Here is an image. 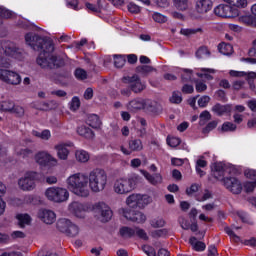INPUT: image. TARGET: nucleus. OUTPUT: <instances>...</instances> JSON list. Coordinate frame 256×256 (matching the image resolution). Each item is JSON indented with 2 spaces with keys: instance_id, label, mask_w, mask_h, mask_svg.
<instances>
[{
  "instance_id": "a19ab883",
  "label": "nucleus",
  "mask_w": 256,
  "mask_h": 256,
  "mask_svg": "<svg viewBox=\"0 0 256 256\" xmlns=\"http://www.w3.org/2000/svg\"><path fill=\"white\" fill-rule=\"evenodd\" d=\"M86 9H88L91 13H101V0L97 1V4H91L87 2L85 4Z\"/></svg>"
},
{
  "instance_id": "7ed1b4c3",
  "label": "nucleus",
  "mask_w": 256,
  "mask_h": 256,
  "mask_svg": "<svg viewBox=\"0 0 256 256\" xmlns=\"http://www.w3.org/2000/svg\"><path fill=\"white\" fill-rule=\"evenodd\" d=\"M68 189L78 197H89V177L87 174L76 173L67 179Z\"/></svg>"
},
{
  "instance_id": "680f3d73",
  "label": "nucleus",
  "mask_w": 256,
  "mask_h": 256,
  "mask_svg": "<svg viewBox=\"0 0 256 256\" xmlns=\"http://www.w3.org/2000/svg\"><path fill=\"white\" fill-rule=\"evenodd\" d=\"M179 221V224H180V227H182L185 231L189 230V227H190V222L189 220L185 219L184 217H180L178 219Z\"/></svg>"
},
{
  "instance_id": "6ab92c4d",
  "label": "nucleus",
  "mask_w": 256,
  "mask_h": 256,
  "mask_svg": "<svg viewBox=\"0 0 256 256\" xmlns=\"http://www.w3.org/2000/svg\"><path fill=\"white\" fill-rule=\"evenodd\" d=\"M38 215L46 225H53L55 223L56 215L51 210H40Z\"/></svg>"
},
{
  "instance_id": "8fccbe9b",
  "label": "nucleus",
  "mask_w": 256,
  "mask_h": 256,
  "mask_svg": "<svg viewBox=\"0 0 256 256\" xmlns=\"http://www.w3.org/2000/svg\"><path fill=\"white\" fill-rule=\"evenodd\" d=\"M74 75L76 79H79L80 81H85V79H87V71H85L83 68H77Z\"/></svg>"
},
{
  "instance_id": "1a4fd4ad",
  "label": "nucleus",
  "mask_w": 256,
  "mask_h": 256,
  "mask_svg": "<svg viewBox=\"0 0 256 256\" xmlns=\"http://www.w3.org/2000/svg\"><path fill=\"white\" fill-rule=\"evenodd\" d=\"M126 205H128V207H131L132 209H135V207L143 209L147 207V205H149V196L141 194H131L126 199Z\"/></svg>"
},
{
  "instance_id": "dca6fc26",
  "label": "nucleus",
  "mask_w": 256,
  "mask_h": 256,
  "mask_svg": "<svg viewBox=\"0 0 256 256\" xmlns=\"http://www.w3.org/2000/svg\"><path fill=\"white\" fill-rule=\"evenodd\" d=\"M69 211L78 219H84L85 213H87V206L80 202H72L69 205Z\"/></svg>"
},
{
  "instance_id": "0eeeda50",
  "label": "nucleus",
  "mask_w": 256,
  "mask_h": 256,
  "mask_svg": "<svg viewBox=\"0 0 256 256\" xmlns=\"http://www.w3.org/2000/svg\"><path fill=\"white\" fill-rule=\"evenodd\" d=\"M39 178V173L37 172H26L24 176H22L18 180V187L21 191H33L37 184H35V180Z\"/></svg>"
},
{
  "instance_id": "13d9d810",
  "label": "nucleus",
  "mask_w": 256,
  "mask_h": 256,
  "mask_svg": "<svg viewBox=\"0 0 256 256\" xmlns=\"http://www.w3.org/2000/svg\"><path fill=\"white\" fill-rule=\"evenodd\" d=\"M255 187H256V181L246 182L244 184V189H245L246 193H253V191H255Z\"/></svg>"
},
{
  "instance_id": "aec40b11",
  "label": "nucleus",
  "mask_w": 256,
  "mask_h": 256,
  "mask_svg": "<svg viewBox=\"0 0 256 256\" xmlns=\"http://www.w3.org/2000/svg\"><path fill=\"white\" fill-rule=\"evenodd\" d=\"M144 108L145 100H143L142 98H135L127 104L128 111H132L133 113H135V111H141V109Z\"/></svg>"
},
{
  "instance_id": "052dcab7",
  "label": "nucleus",
  "mask_w": 256,
  "mask_h": 256,
  "mask_svg": "<svg viewBox=\"0 0 256 256\" xmlns=\"http://www.w3.org/2000/svg\"><path fill=\"white\" fill-rule=\"evenodd\" d=\"M193 72L191 70H185L182 74V81L183 83H189L192 79Z\"/></svg>"
},
{
  "instance_id": "9d476101",
  "label": "nucleus",
  "mask_w": 256,
  "mask_h": 256,
  "mask_svg": "<svg viewBox=\"0 0 256 256\" xmlns=\"http://www.w3.org/2000/svg\"><path fill=\"white\" fill-rule=\"evenodd\" d=\"M214 13L217 17H223L225 19H231L233 17H239V9L227 4H220L214 8Z\"/></svg>"
},
{
  "instance_id": "b1692460",
  "label": "nucleus",
  "mask_w": 256,
  "mask_h": 256,
  "mask_svg": "<svg viewBox=\"0 0 256 256\" xmlns=\"http://www.w3.org/2000/svg\"><path fill=\"white\" fill-rule=\"evenodd\" d=\"M77 133L80 137H84L85 139H93L95 137L93 130L87 126H79L77 128Z\"/></svg>"
},
{
  "instance_id": "864d4df0",
  "label": "nucleus",
  "mask_w": 256,
  "mask_h": 256,
  "mask_svg": "<svg viewBox=\"0 0 256 256\" xmlns=\"http://www.w3.org/2000/svg\"><path fill=\"white\" fill-rule=\"evenodd\" d=\"M225 233H227V235H229L230 239H233V241L235 243H239V241H241V238L239 236H237V234H235V232L233 230H231V228L226 227Z\"/></svg>"
},
{
  "instance_id": "4468645a",
  "label": "nucleus",
  "mask_w": 256,
  "mask_h": 256,
  "mask_svg": "<svg viewBox=\"0 0 256 256\" xmlns=\"http://www.w3.org/2000/svg\"><path fill=\"white\" fill-rule=\"evenodd\" d=\"M95 213H98L102 217V221L107 223L113 217V211L111 208L104 202H98L94 205Z\"/></svg>"
},
{
  "instance_id": "f03ea898",
  "label": "nucleus",
  "mask_w": 256,
  "mask_h": 256,
  "mask_svg": "<svg viewBox=\"0 0 256 256\" xmlns=\"http://www.w3.org/2000/svg\"><path fill=\"white\" fill-rule=\"evenodd\" d=\"M5 56L21 61L23 59V50L11 41L2 40L0 41V67L9 69L11 62Z\"/></svg>"
},
{
  "instance_id": "5fc2aeb1",
  "label": "nucleus",
  "mask_w": 256,
  "mask_h": 256,
  "mask_svg": "<svg viewBox=\"0 0 256 256\" xmlns=\"http://www.w3.org/2000/svg\"><path fill=\"white\" fill-rule=\"evenodd\" d=\"M152 19H154V21L156 23H166L167 21V17H165L164 15H162L161 13H157L155 12L153 15H152Z\"/></svg>"
},
{
  "instance_id": "338daca9",
  "label": "nucleus",
  "mask_w": 256,
  "mask_h": 256,
  "mask_svg": "<svg viewBox=\"0 0 256 256\" xmlns=\"http://www.w3.org/2000/svg\"><path fill=\"white\" fill-rule=\"evenodd\" d=\"M195 88L197 93H203L204 91H207V84L203 82H196Z\"/></svg>"
},
{
  "instance_id": "6e6d98bb",
  "label": "nucleus",
  "mask_w": 256,
  "mask_h": 256,
  "mask_svg": "<svg viewBox=\"0 0 256 256\" xmlns=\"http://www.w3.org/2000/svg\"><path fill=\"white\" fill-rule=\"evenodd\" d=\"M134 231L135 235H137V237H139L140 239H143L144 241H147V239H149V236H147V232H145V230L141 228H136L134 229Z\"/></svg>"
},
{
  "instance_id": "4d7b16f0",
  "label": "nucleus",
  "mask_w": 256,
  "mask_h": 256,
  "mask_svg": "<svg viewBox=\"0 0 256 256\" xmlns=\"http://www.w3.org/2000/svg\"><path fill=\"white\" fill-rule=\"evenodd\" d=\"M128 11L130 13H134V14L141 13V7H139L137 4L131 2L128 4Z\"/></svg>"
},
{
  "instance_id": "bb28decb",
  "label": "nucleus",
  "mask_w": 256,
  "mask_h": 256,
  "mask_svg": "<svg viewBox=\"0 0 256 256\" xmlns=\"http://www.w3.org/2000/svg\"><path fill=\"white\" fill-rule=\"evenodd\" d=\"M144 177L151 183V185H159V183H162L163 177H161V174H154L151 175L149 172H144Z\"/></svg>"
},
{
  "instance_id": "6e6552de",
  "label": "nucleus",
  "mask_w": 256,
  "mask_h": 256,
  "mask_svg": "<svg viewBox=\"0 0 256 256\" xmlns=\"http://www.w3.org/2000/svg\"><path fill=\"white\" fill-rule=\"evenodd\" d=\"M122 81L126 83V85H129L133 93H143V91L147 89V86L141 81V77H139L137 74H133L132 76H124Z\"/></svg>"
},
{
  "instance_id": "393cba45",
  "label": "nucleus",
  "mask_w": 256,
  "mask_h": 256,
  "mask_svg": "<svg viewBox=\"0 0 256 256\" xmlns=\"http://www.w3.org/2000/svg\"><path fill=\"white\" fill-rule=\"evenodd\" d=\"M87 125L93 129H99L101 127V119L97 114H90L86 120Z\"/></svg>"
},
{
  "instance_id": "37998d69",
  "label": "nucleus",
  "mask_w": 256,
  "mask_h": 256,
  "mask_svg": "<svg viewBox=\"0 0 256 256\" xmlns=\"http://www.w3.org/2000/svg\"><path fill=\"white\" fill-rule=\"evenodd\" d=\"M175 7L179 9V11H187L189 7V0H172Z\"/></svg>"
},
{
  "instance_id": "c85d7f7f",
  "label": "nucleus",
  "mask_w": 256,
  "mask_h": 256,
  "mask_svg": "<svg viewBox=\"0 0 256 256\" xmlns=\"http://www.w3.org/2000/svg\"><path fill=\"white\" fill-rule=\"evenodd\" d=\"M212 111L221 117V115L229 113V111H231V107L227 105L216 104L212 107Z\"/></svg>"
},
{
  "instance_id": "4be33fe9",
  "label": "nucleus",
  "mask_w": 256,
  "mask_h": 256,
  "mask_svg": "<svg viewBox=\"0 0 256 256\" xmlns=\"http://www.w3.org/2000/svg\"><path fill=\"white\" fill-rule=\"evenodd\" d=\"M236 77H246V80L248 82V85L251 89V91H255V82L253 79H256V73L255 72H234Z\"/></svg>"
},
{
  "instance_id": "a18cd8bd",
  "label": "nucleus",
  "mask_w": 256,
  "mask_h": 256,
  "mask_svg": "<svg viewBox=\"0 0 256 256\" xmlns=\"http://www.w3.org/2000/svg\"><path fill=\"white\" fill-rule=\"evenodd\" d=\"M225 3H229L232 7H241L242 9L247 7V0H223Z\"/></svg>"
},
{
  "instance_id": "5701e85b",
  "label": "nucleus",
  "mask_w": 256,
  "mask_h": 256,
  "mask_svg": "<svg viewBox=\"0 0 256 256\" xmlns=\"http://www.w3.org/2000/svg\"><path fill=\"white\" fill-rule=\"evenodd\" d=\"M135 71L137 75H140V77L145 78V77H149V75H151L153 71H157V69L149 65H140L136 67Z\"/></svg>"
},
{
  "instance_id": "603ef678",
  "label": "nucleus",
  "mask_w": 256,
  "mask_h": 256,
  "mask_svg": "<svg viewBox=\"0 0 256 256\" xmlns=\"http://www.w3.org/2000/svg\"><path fill=\"white\" fill-rule=\"evenodd\" d=\"M81 107V101L79 100L78 97H73L71 102H70V110L71 111H77Z\"/></svg>"
},
{
  "instance_id": "bf43d9fd",
  "label": "nucleus",
  "mask_w": 256,
  "mask_h": 256,
  "mask_svg": "<svg viewBox=\"0 0 256 256\" xmlns=\"http://www.w3.org/2000/svg\"><path fill=\"white\" fill-rule=\"evenodd\" d=\"M199 191V184H192L189 188L186 189V195L191 197L194 193H197Z\"/></svg>"
},
{
  "instance_id": "58836bf2",
  "label": "nucleus",
  "mask_w": 256,
  "mask_h": 256,
  "mask_svg": "<svg viewBox=\"0 0 256 256\" xmlns=\"http://www.w3.org/2000/svg\"><path fill=\"white\" fill-rule=\"evenodd\" d=\"M75 155L79 163H87L89 161V153L85 150H77Z\"/></svg>"
},
{
  "instance_id": "e433bc0d",
  "label": "nucleus",
  "mask_w": 256,
  "mask_h": 256,
  "mask_svg": "<svg viewBox=\"0 0 256 256\" xmlns=\"http://www.w3.org/2000/svg\"><path fill=\"white\" fill-rule=\"evenodd\" d=\"M13 109H15V102L11 100L2 101L0 103V110L5 112L12 113Z\"/></svg>"
},
{
  "instance_id": "f3484780",
  "label": "nucleus",
  "mask_w": 256,
  "mask_h": 256,
  "mask_svg": "<svg viewBox=\"0 0 256 256\" xmlns=\"http://www.w3.org/2000/svg\"><path fill=\"white\" fill-rule=\"evenodd\" d=\"M35 161L36 163H38L39 165H42L43 167L57 163V160H55V158H53L47 152H39L38 154H36Z\"/></svg>"
},
{
  "instance_id": "2eb2a0df",
  "label": "nucleus",
  "mask_w": 256,
  "mask_h": 256,
  "mask_svg": "<svg viewBox=\"0 0 256 256\" xmlns=\"http://www.w3.org/2000/svg\"><path fill=\"white\" fill-rule=\"evenodd\" d=\"M128 147L129 149L121 146V151L124 155H131L133 152L143 151V141L137 138L131 139L128 141Z\"/></svg>"
},
{
  "instance_id": "de8ad7c7",
  "label": "nucleus",
  "mask_w": 256,
  "mask_h": 256,
  "mask_svg": "<svg viewBox=\"0 0 256 256\" xmlns=\"http://www.w3.org/2000/svg\"><path fill=\"white\" fill-rule=\"evenodd\" d=\"M150 225L154 229H159L160 227H165V220L163 218H154L150 221Z\"/></svg>"
},
{
  "instance_id": "2f4dec72",
  "label": "nucleus",
  "mask_w": 256,
  "mask_h": 256,
  "mask_svg": "<svg viewBox=\"0 0 256 256\" xmlns=\"http://www.w3.org/2000/svg\"><path fill=\"white\" fill-rule=\"evenodd\" d=\"M16 155H18V157H22V159H31L34 153H33V150L29 148H22V149L16 150Z\"/></svg>"
},
{
  "instance_id": "c756f323",
  "label": "nucleus",
  "mask_w": 256,
  "mask_h": 256,
  "mask_svg": "<svg viewBox=\"0 0 256 256\" xmlns=\"http://www.w3.org/2000/svg\"><path fill=\"white\" fill-rule=\"evenodd\" d=\"M119 233L123 239H131V237L135 236V229L124 226L120 228Z\"/></svg>"
},
{
  "instance_id": "ea45409f",
  "label": "nucleus",
  "mask_w": 256,
  "mask_h": 256,
  "mask_svg": "<svg viewBox=\"0 0 256 256\" xmlns=\"http://www.w3.org/2000/svg\"><path fill=\"white\" fill-rule=\"evenodd\" d=\"M11 11L5 9L4 7H0V25L3 24V19H11L12 17ZM0 37H5V35L0 34Z\"/></svg>"
},
{
  "instance_id": "39448f33",
  "label": "nucleus",
  "mask_w": 256,
  "mask_h": 256,
  "mask_svg": "<svg viewBox=\"0 0 256 256\" xmlns=\"http://www.w3.org/2000/svg\"><path fill=\"white\" fill-rule=\"evenodd\" d=\"M140 181L141 177L137 174H131L128 177L119 178L114 182V192H116L117 195H128V193L135 191Z\"/></svg>"
},
{
  "instance_id": "473e14b6",
  "label": "nucleus",
  "mask_w": 256,
  "mask_h": 256,
  "mask_svg": "<svg viewBox=\"0 0 256 256\" xmlns=\"http://www.w3.org/2000/svg\"><path fill=\"white\" fill-rule=\"evenodd\" d=\"M125 63H127L125 55H114V67L116 69H122V67H125Z\"/></svg>"
},
{
  "instance_id": "a211bd4d",
  "label": "nucleus",
  "mask_w": 256,
  "mask_h": 256,
  "mask_svg": "<svg viewBox=\"0 0 256 256\" xmlns=\"http://www.w3.org/2000/svg\"><path fill=\"white\" fill-rule=\"evenodd\" d=\"M196 13L200 15H205V13H209L211 9H213V1L212 0H197L195 5Z\"/></svg>"
},
{
  "instance_id": "3c124183",
  "label": "nucleus",
  "mask_w": 256,
  "mask_h": 256,
  "mask_svg": "<svg viewBox=\"0 0 256 256\" xmlns=\"http://www.w3.org/2000/svg\"><path fill=\"white\" fill-rule=\"evenodd\" d=\"M183 101V97H181V92H173L172 97L170 98V103H175L179 105Z\"/></svg>"
},
{
  "instance_id": "774afa93",
  "label": "nucleus",
  "mask_w": 256,
  "mask_h": 256,
  "mask_svg": "<svg viewBox=\"0 0 256 256\" xmlns=\"http://www.w3.org/2000/svg\"><path fill=\"white\" fill-rule=\"evenodd\" d=\"M247 106L251 111H253V113H256V99L249 100L247 102Z\"/></svg>"
},
{
  "instance_id": "7c9ffc66",
  "label": "nucleus",
  "mask_w": 256,
  "mask_h": 256,
  "mask_svg": "<svg viewBox=\"0 0 256 256\" xmlns=\"http://www.w3.org/2000/svg\"><path fill=\"white\" fill-rule=\"evenodd\" d=\"M189 243L195 251H205V248L207 247L204 242L197 241L196 237H191Z\"/></svg>"
},
{
  "instance_id": "f8f14e48",
  "label": "nucleus",
  "mask_w": 256,
  "mask_h": 256,
  "mask_svg": "<svg viewBox=\"0 0 256 256\" xmlns=\"http://www.w3.org/2000/svg\"><path fill=\"white\" fill-rule=\"evenodd\" d=\"M120 213H122L125 219L132 221L133 223H145V221H147V216H145V214L141 211L122 208Z\"/></svg>"
},
{
  "instance_id": "a878e982",
  "label": "nucleus",
  "mask_w": 256,
  "mask_h": 256,
  "mask_svg": "<svg viewBox=\"0 0 256 256\" xmlns=\"http://www.w3.org/2000/svg\"><path fill=\"white\" fill-rule=\"evenodd\" d=\"M69 225H71V220L67 218H62L57 221L56 227L58 231L67 235Z\"/></svg>"
},
{
  "instance_id": "cd10ccee",
  "label": "nucleus",
  "mask_w": 256,
  "mask_h": 256,
  "mask_svg": "<svg viewBox=\"0 0 256 256\" xmlns=\"http://www.w3.org/2000/svg\"><path fill=\"white\" fill-rule=\"evenodd\" d=\"M218 51L222 55H233V46L229 43L222 42L218 45Z\"/></svg>"
},
{
  "instance_id": "c03bdc74",
  "label": "nucleus",
  "mask_w": 256,
  "mask_h": 256,
  "mask_svg": "<svg viewBox=\"0 0 256 256\" xmlns=\"http://www.w3.org/2000/svg\"><path fill=\"white\" fill-rule=\"evenodd\" d=\"M205 55L206 57H211V51L206 46H202L196 51V57L198 59H203Z\"/></svg>"
},
{
  "instance_id": "0e129e2a",
  "label": "nucleus",
  "mask_w": 256,
  "mask_h": 256,
  "mask_svg": "<svg viewBox=\"0 0 256 256\" xmlns=\"http://www.w3.org/2000/svg\"><path fill=\"white\" fill-rule=\"evenodd\" d=\"M211 101V98L209 96H202L199 100H198V105L199 107H205L206 105L209 104V102Z\"/></svg>"
},
{
  "instance_id": "f257e3e1",
  "label": "nucleus",
  "mask_w": 256,
  "mask_h": 256,
  "mask_svg": "<svg viewBox=\"0 0 256 256\" xmlns=\"http://www.w3.org/2000/svg\"><path fill=\"white\" fill-rule=\"evenodd\" d=\"M25 41L34 51H40L36 62L42 69H61V67H65V59L63 57L51 54L55 51L53 41L33 32L25 35Z\"/></svg>"
},
{
  "instance_id": "9b49d317",
  "label": "nucleus",
  "mask_w": 256,
  "mask_h": 256,
  "mask_svg": "<svg viewBox=\"0 0 256 256\" xmlns=\"http://www.w3.org/2000/svg\"><path fill=\"white\" fill-rule=\"evenodd\" d=\"M0 81L7 85H21V75L15 71L0 69Z\"/></svg>"
},
{
  "instance_id": "69168bd1",
  "label": "nucleus",
  "mask_w": 256,
  "mask_h": 256,
  "mask_svg": "<svg viewBox=\"0 0 256 256\" xmlns=\"http://www.w3.org/2000/svg\"><path fill=\"white\" fill-rule=\"evenodd\" d=\"M217 127V121H211L207 124V126L203 129V133H209L210 131H213Z\"/></svg>"
},
{
  "instance_id": "f704fd0d",
  "label": "nucleus",
  "mask_w": 256,
  "mask_h": 256,
  "mask_svg": "<svg viewBox=\"0 0 256 256\" xmlns=\"http://www.w3.org/2000/svg\"><path fill=\"white\" fill-rule=\"evenodd\" d=\"M202 73H198V77L201 79H207L208 81H213L212 73H215V69L211 68H201Z\"/></svg>"
},
{
  "instance_id": "79ce46f5",
  "label": "nucleus",
  "mask_w": 256,
  "mask_h": 256,
  "mask_svg": "<svg viewBox=\"0 0 256 256\" xmlns=\"http://www.w3.org/2000/svg\"><path fill=\"white\" fill-rule=\"evenodd\" d=\"M68 232L66 233L67 237H77L79 235V226L76 224H73V222H70V225L68 226Z\"/></svg>"
},
{
  "instance_id": "e2e57ef3",
  "label": "nucleus",
  "mask_w": 256,
  "mask_h": 256,
  "mask_svg": "<svg viewBox=\"0 0 256 256\" xmlns=\"http://www.w3.org/2000/svg\"><path fill=\"white\" fill-rule=\"evenodd\" d=\"M167 143L170 147H177L179 145H181V140H179V138H167Z\"/></svg>"
},
{
  "instance_id": "ddd939ff",
  "label": "nucleus",
  "mask_w": 256,
  "mask_h": 256,
  "mask_svg": "<svg viewBox=\"0 0 256 256\" xmlns=\"http://www.w3.org/2000/svg\"><path fill=\"white\" fill-rule=\"evenodd\" d=\"M223 183L226 189H228V191L234 195H239L241 191H243V185L241 184V181L235 177L224 178Z\"/></svg>"
},
{
  "instance_id": "49530a36",
  "label": "nucleus",
  "mask_w": 256,
  "mask_h": 256,
  "mask_svg": "<svg viewBox=\"0 0 256 256\" xmlns=\"http://www.w3.org/2000/svg\"><path fill=\"white\" fill-rule=\"evenodd\" d=\"M180 33H181V35H185L186 37H189V36L195 35L197 33H203V29L202 28L181 29Z\"/></svg>"
},
{
  "instance_id": "20e7f679",
  "label": "nucleus",
  "mask_w": 256,
  "mask_h": 256,
  "mask_svg": "<svg viewBox=\"0 0 256 256\" xmlns=\"http://www.w3.org/2000/svg\"><path fill=\"white\" fill-rule=\"evenodd\" d=\"M88 176V185L92 193H101L105 191L107 187L108 176L101 168H95L89 172Z\"/></svg>"
},
{
  "instance_id": "72a5a7b5",
  "label": "nucleus",
  "mask_w": 256,
  "mask_h": 256,
  "mask_svg": "<svg viewBox=\"0 0 256 256\" xmlns=\"http://www.w3.org/2000/svg\"><path fill=\"white\" fill-rule=\"evenodd\" d=\"M16 218L18 219V225L21 228L31 223V216H29L28 214H18Z\"/></svg>"
},
{
  "instance_id": "412c9836",
  "label": "nucleus",
  "mask_w": 256,
  "mask_h": 256,
  "mask_svg": "<svg viewBox=\"0 0 256 256\" xmlns=\"http://www.w3.org/2000/svg\"><path fill=\"white\" fill-rule=\"evenodd\" d=\"M212 175L215 179L221 180L225 177V166L221 162H216L212 166Z\"/></svg>"
},
{
  "instance_id": "423d86ee",
  "label": "nucleus",
  "mask_w": 256,
  "mask_h": 256,
  "mask_svg": "<svg viewBox=\"0 0 256 256\" xmlns=\"http://www.w3.org/2000/svg\"><path fill=\"white\" fill-rule=\"evenodd\" d=\"M45 196L54 203H65L69 199V191L61 187H50L45 191Z\"/></svg>"
},
{
  "instance_id": "c9c22d12",
  "label": "nucleus",
  "mask_w": 256,
  "mask_h": 256,
  "mask_svg": "<svg viewBox=\"0 0 256 256\" xmlns=\"http://www.w3.org/2000/svg\"><path fill=\"white\" fill-rule=\"evenodd\" d=\"M55 149L58 151L59 159H62V160L67 159V157L69 155V150L67 149V147H65L64 144H59V145L55 146Z\"/></svg>"
},
{
  "instance_id": "4c0bfd02",
  "label": "nucleus",
  "mask_w": 256,
  "mask_h": 256,
  "mask_svg": "<svg viewBox=\"0 0 256 256\" xmlns=\"http://www.w3.org/2000/svg\"><path fill=\"white\" fill-rule=\"evenodd\" d=\"M237 131V125L233 122H224L221 127L222 133H233Z\"/></svg>"
},
{
  "instance_id": "09e8293b",
  "label": "nucleus",
  "mask_w": 256,
  "mask_h": 256,
  "mask_svg": "<svg viewBox=\"0 0 256 256\" xmlns=\"http://www.w3.org/2000/svg\"><path fill=\"white\" fill-rule=\"evenodd\" d=\"M168 233H169V230H167L166 228L154 230L151 232V237H153L154 239H159V237H166Z\"/></svg>"
}]
</instances>
